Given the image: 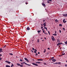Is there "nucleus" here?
<instances>
[{
	"label": "nucleus",
	"instance_id": "4",
	"mask_svg": "<svg viewBox=\"0 0 67 67\" xmlns=\"http://www.w3.org/2000/svg\"><path fill=\"white\" fill-rule=\"evenodd\" d=\"M47 23L46 22H44L43 24V25H44V27H45L46 26V24H47Z\"/></svg>",
	"mask_w": 67,
	"mask_h": 67
},
{
	"label": "nucleus",
	"instance_id": "23",
	"mask_svg": "<svg viewBox=\"0 0 67 67\" xmlns=\"http://www.w3.org/2000/svg\"><path fill=\"white\" fill-rule=\"evenodd\" d=\"M46 21V19H44L43 20V22H44L45 21Z\"/></svg>",
	"mask_w": 67,
	"mask_h": 67
},
{
	"label": "nucleus",
	"instance_id": "20",
	"mask_svg": "<svg viewBox=\"0 0 67 67\" xmlns=\"http://www.w3.org/2000/svg\"><path fill=\"white\" fill-rule=\"evenodd\" d=\"M65 19H64L63 20V23H65Z\"/></svg>",
	"mask_w": 67,
	"mask_h": 67
},
{
	"label": "nucleus",
	"instance_id": "49",
	"mask_svg": "<svg viewBox=\"0 0 67 67\" xmlns=\"http://www.w3.org/2000/svg\"><path fill=\"white\" fill-rule=\"evenodd\" d=\"M51 58L53 59H54V57H52Z\"/></svg>",
	"mask_w": 67,
	"mask_h": 67
},
{
	"label": "nucleus",
	"instance_id": "26",
	"mask_svg": "<svg viewBox=\"0 0 67 67\" xmlns=\"http://www.w3.org/2000/svg\"><path fill=\"white\" fill-rule=\"evenodd\" d=\"M37 42L38 43H39L40 42V40H39V39L37 40Z\"/></svg>",
	"mask_w": 67,
	"mask_h": 67
},
{
	"label": "nucleus",
	"instance_id": "22",
	"mask_svg": "<svg viewBox=\"0 0 67 67\" xmlns=\"http://www.w3.org/2000/svg\"><path fill=\"white\" fill-rule=\"evenodd\" d=\"M59 26H62V25L61 24H59Z\"/></svg>",
	"mask_w": 67,
	"mask_h": 67
},
{
	"label": "nucleus",
	"instance_id": "56",
	"mask_svg": "<svg viewBox=\"0 0 67 67\" xmlns=\"http://www.w3.org/2000/svg\"><path fill=\"white\" fill-rule=\"evenodd\" d=\"M63 48L64 49H65V48L64 47H63Z\"/></svg>",
	"mask_w": 67,
	"mask_h": 67
},
{
	"label": "nucleus",
	"instance_id": "44",
	"mask_svg": "<svg viewBox=\"0 0 67 67\" xmlns=\"http://www.w3.org/2000/svg\"><path fill=\"white\" fill-rule=\"evenodd\" d=\"M43 33H45V31H44V30L43 31Z\"/></svg>",
	"mask_w": 67,
	"mask_h": 67
},
{
	"label": "nucleus",
	"instance_id": "43",
	"mask_svg": "<svg viewBox=\"0 0 67 67\" xmlns=\"http://www.w3.org/2000/svg\"><path fill=\"white\" fill-rule=\"evenodd\" d=\"M36 56H37V53H36Z\"/></svg>",
	"mask_w": 67,
	"mask_h": 67
},
{
	"label": "nucleus",
	"instance_id": "27",
	"mask_svg": "<svg viewBox=\"0 0 67 67\" xmlns=\"http://www.w3.org/2000/svg\"><path fill=\"white\" fill-rule=\"evenodd\" d=\"M64 43L65 44H67V41H66V42H65Z\"/></svg>",
	"mask_w": 67,
	"mask_h": 67
},
{
	"label": "nucleus",
	"instance_id": "38",
	"mask_svg": "<svg viewBox=\"0 0 67 67\" xmlns=\"http://www.w3.org/2000/svg\"><path fill=\"white\" fill-rule=\"evenodd\" d=\"M32 49L33 51H34V48H32Z\"/></svg>",
	"mask_w": 67,
	"mask_h": 67
},
{
	"label": "nucleus",
	"instance_id": "40",
	"mask_svg": "<svg viewBox=\"0 0 67 67\" xmlns=\"http://www.w3.org/2000/svg\"><path fill=\"white\" fill-rule=\"evenodd\" d=\"M61 63L60 62L58 63V64H60Z\"/></svg>",
	"mask_w": 67,
	"mask_h": 67
},
{
	"label": "nucleus",
	"instance_id": "25",
	"mask_svg": "<svg viewBox=\"0 0 67 67\" xmlns=\"http://www.w3.org/2000/svg\"><path fill=\"white\" fill-rule=\"evenodd\" d=\"M44 29H46V30H47V27H44Z\"/></svg>",
	"mask_w": 67,
	"mask_h": 67
},
{
	"label": "nucleus",
	"instance_id": "10",
	"mask_svg": "<svg viewBox=\"0 0 67 67\" xmlns=\"http://www.w3.org/2000/svg\"><path fill=\"white\" fill-rule=\"evenodd\" d=\"M42 5H43V6L44 7H45L46 6V5H45V4L43 3H42Z\"/></svg>",
	"mask_w": 67,
	"mask_h": 67
},
{
	"label": "nucleus",
	"instance_id": "61",
	"mask_svg": "<svg viewBox=\"0 0 67 67\" xmlns=\"http://www.w3.org/2000/svg\"><path fill=\"white\" fill-rule=\"evenodd\" d=\"M44 29H42V31H43Z\"/></svg>",
	"mask_w": 67,
	"mask_h": 67
},
{
	"label": "nucleus",
	"instance_id": "63",
	"mask_svg": "<svg viewBox=\"0 0 67 67\" xmlns=\"http://www.w3.org/2000/svg\"><path fill=\"white\" fill-rule=\"evenodd\" d=\"M45 40H46V37L44 38Z\"/></svg>",
	"mask_w": 67,
	"mask_h": 67
},
{
	"label": "nucleus",
	"instance_id": "57",
	"mask_svg": "<svg viewBox=\"0 0 67 67\" xmlns=\"http://www.w3.org/2000/svg\"><path fill=\"white\" fill-rule=\"evenodd\" d=\"M59 44H60V45H61V43H59Z\"/></svg>",
	"mask_w": 67,
	"mask_h": 67
},
{
	"label": "nucleus",
	"instance_id": "58",
	"mask_svg": "<svg viewBox=\"0 0 67 67\" xmlns=\"http://www.w3.org/2000/svg\"><path fill=\"white\" fill-rule=\"evenodd\" d=\"M41 25L42 26H43V24H41Z\"/></svg>",
	"mask_w": 67,
	"mask_h": 67
},
{
	"label": "nucleus",
	"instance_id": "30",
	"mask_svg": "<svg viewBox=\"0 0 67 67\" xmlns=\"http://www.w3.org/2000/svg\"><path fill=\"white\" fill-rule=\"evenodd\" d=\"M59 45H60L59 43H58L57 44V46H59Z\"/></svg>",
	"mask_w": 67,
	"mask_h": 67
},
{
	"label": "nucleus",
	"instance_id": "39",
	"mask_svg": "<svg viewBox=\"0 0 67 67\" xmlns=\"http://www.w3.org/2000/svg\"><path fill=\"white\" fill-rule=\"evenodd\" d=\"M52 59L51 58L49 59V60H52Z\"/></svg>",
	"mask_w": 67,
	"mask_h": 67
},
{
	"label": "nucleus",
	"instance_id": "35",
	"mask_svg": "<svg viewBox=\"0 0 67 67\" xmlns=\"http://www.w3.org/2000/svg\"><path fill=\"white\" fill-rule=\"evenodd\" d=\"M48 33H49V35H50V32H49V31H48Z\"/></svg>",
	"mask_w": 67,
	"mask_h": 67
},
{
	"label": "nucleus",
	"instance_id": "2",
	"mask_svg": "<svg viewBox=\"0 0 67 67\" xmlns=\"http://www.w3.org/2000/svg\"><path fill=\"white\" fill-rule=\"evenodd\" d=\"M32 65H34V66H38V64H36L34 63H32Z\"/></svg>",
	"mask_w": 67,
	"mask_h": 67
},
{
	"label": "nucleus",
	"instance_id": "17",
	"mask_svg": "<svg viewBox=\"0 0 67 67\" xmlns=\"http://www.w3.org/2000/svg\"><path fill=\"white\" fill-rule=\"evenodd\" d=\"M6 67H10V66L9 65H6Z\"/></svg>",
	"mask_w": 67,
	"mask_h": 67
},
{
	"label": "nucleus",
	"instance_id": "36",
	"mask_svg": "<svg viewBox=\"0 0 67 67\" xmlns=\"http://www.w3.org/2000/svg\"><path fill=\"white\" fill-rule=\"evenodd\" d=\"M63 30H64V31H65V28H63Z\"/></svg>",
	"mask_w": 67,
	"mask_h": 67
},
{
	"label": "nucleus",
	"instance_id": "64",
	"mask_svg": "<svg viewBox=\"0 0 67 67\" xmlns=\"http://www.w3.org/2000/svg\"><path fill=\"white\" fill-rule=\"evenodd\" d=\"M0 56H2V54H0Z\"/></svg>",
	"mask_w": 67,
	"mask_h": 67
},
{
	"label": "nucleus",
	"instance_id": "18",
	"mask_svg": "<svg viewBox=\"0 0 67 67\" xmlns=\"http://www.w3.org/2000/svg\"><path fill=\"white\" fill-rule=\"evenodd\" d=\"M14 67V65H13V64H12V65H11V67Z\"/></svg>",
	"mask_w": 67,
	"mask_h": 67
},
{
	"label": "nucleus",
	"instance_id": "3",
	"mask_svg": "<svg viewBox=\"0 0 67 67\" xmlns=\"http://www.w3.org/2000/svg\"><path fill=\"white\" fill-rule=\"evenodd\" d=\"M24 59L25 60H26V61H27V62L28 63H29V60H28V59H27V58H24Z\"/></svg>",
	"mask_w": 67,
	"mask_h": 67
},
{
	"label": "nucleus",
	"instance_id": "9",
	"mask_svg": "<svg viewBox=\"0 0 67 67\" xmlns=\"http://www.w3.org/2000/svg\"><path fill=\"white\" fill-rule=\"evenodd\" d=\"M27 30H30V27H29L28 26L27 28Z\"/></svg>",
	"mask_w": 67,
	"mask_h": 67
},
{
	"label": "nucleus",
	"instance_id": "24",
	"mask_svg": "<svg viewBox=\"0 0 67 67\" xmlns=\"http://www.w3.org/2000/svg\"><path fill=\"white\" fill-rule=\"evenodd\" d=\"M53 64H58V63L56 62L55 63H54Z\"/></svg>",
	"mask_w": 67,
	"mask_h": 67
},
{
	"label": "nucleus",
	"instance_id": "55",
	"mask_svg": "<svg viewBox=\"0 0 67 67\" xmlns=\"http://www.w3.org/2000/svg\"><path fill=\"white\" fill-rule=\"evenodd\" d=\"M40 52H38V54H40Z\"/></svg>",
	"mask_w": 67,
	"mask_h": 67
},
{
	"label": "nucleus",
	"instance_id": "52",
	"mask_svg": "<svg viewBox=\"0 0 67 67\" xmlns=\"http://www.w3.org/2000/svg\"><path fill=\"white\" fill-rule=\"evenodd\" d=\"M65 66H66V67H67V64H65Z\"/></svg>",
	"mask_w": 67,
	"mask_h": 67
},
{
	"label": "nucleus",
	"instance_id": "21",
	"mask_svg": "<svg viewBox=\"0 0 67 67\" xmlns=\"http://www.w3.org/2000/svg\"><path fill=\"white\" fill-rule=\"evenodd\" d=\"M46 52V49H44V51H43V53H45Z\"/></svg>",
	"mask_w": 67,
	"mask_h": 67
},
{
	"label": "nucleus",
	"instance_id": "34",
	"mask_svg": "<svg viewBox=\"0 0 67 67\" xmlns=\"http://www.w3.org/2000/svg\"><path fill=\"white\" fill-rule=\"evenodd\" d=\"M6 47V45H5L3 47V48H4V47Z\"/></svg>",
	"mask_w": 67,
	"mask_h": 67
},
{
	"label": "nucleus",
	"instance_id": "6",
	"mask_svg": "<svg viewBox=\"0 0 67 67\" xmlns=\"http://www.w3.org/2000/svg\"><path fill=\"white\" fill-rule=\"evenodd\" d=\"M5 62L6 63H8V64H10V63H11V62H9V61H5Z\"/></svg>",
	"mask_w": 67,
	"mask_h": 67
},
{
	"label": "nucleus",
	"instance_id": "11",
	"mask_svg": "<svg viewBox=\"0 0 67 67\" xmlns=\"http://www.w3.org/2000/svg\"><path fill=\"white\" fill-rule=\"evenodd\" d=\"M34 37H32V39H31V40L32 41H34Z\"/></svg>",
	"mask_w": 67,
	"mask_h": 67
},
{
	"label": "nucleus",
	"instance_id": "60",
	"mask_svg": "<svg viewBox=\"0 0 67 67\" xmlns=\"http://www.w3.org/2000/svg\"><path fill=\"white\" fill-rule=\"evenodd\" d=\"M47 49H49V48H47Z\"/></svg>",
	"mask_w": 67,
	"mask_h": 67
},
{
	"label": "nucleus",
	"instance_id": "42",
	"mask_svg": "<svg viewBox=\"0 0 67 67\" xmlns=\"http://www.w3.org/2000/svg\"><path fill=\"white\" fill-rule=\"evenodd\" d=\"M51 37H52V38H54V36H52Z\"/></svg>",
	"mask_w": 67,
	"mask_h": 67
},
{
	"label": "nucleus",
	"instance_id": "45",
	"mask_svg": "<svg viewBox=\"0 0 67 67\" xmlns=\"http://www.w3.org/2000/svg\"><path fill=\"white\" fill-rule=\"evenodd\" d=\"M34 52L35 53H36V51H34Z\"/></svg>",
	"mask_w": 67,
	"mask_h": 67
},
{
	"label": "nucleus",
	"instance_id": "32",
	"mask_svg": "<svg viewBox=\"0 0 67 67\" xmlns=\"http://www.w3.org/2000/svg\"><path fill=\"white\" fill-rule=\"evenodd\" d=\"M65 53H64V54L63 53V54L62 55V56H63V55H65Z\"/></svg>",
	"mask_w": 67,
	"mask_h": 67
},
{
	"label": "nucleus",
	"instance_id": "14",
	"mask_svg": "<svg viewBox=\"0 0 67 67\" xmlns=\"http://www.w3.org/2000/svg\"><path fill=\"white\" fill-rule=\"evenodd\" d=\"M25 63H26L25 62H22L21 63V65H23V64H25Z\"/></svg>",
	"mask_w": 67,
	"mask_h": 67
},
{
	"label": "nucleus",
	"instance_id": "7",
	"mask_svg": "<svg viewBox=\"0 0 67 67\" xmlns=\"http://www.w3.org/2000/svg\"><path fill=\"white\" fill-rule=\"evenodd\" d=\"M52 61L53 62H56V59H53L52 60Z\"/></svg>",
	"mask_w": 67,
	"mask_h": 67
},
{
	"label": "nucleus",
	"instance_id": "51",
	"mask_svg": "<svg viewBox=\"0 0 67 67\" xmlns=\"http://www.w3.org/2000/svg\"><path fill=\"white\" fill-rule=\"evenodd\" d=\"M59 31L60 32V33H61V31L60 30H59Z\"/></svg>",
	"mask_w": 67,
	"mask_h": 67
},
{
	"label": "nucleus",
	"instance_id": "28",
	"mask_svg": "<svg viewBox=\"0 0 67 67\" xmlns=\"http://www.w3.org/2000/svg\"><path fill=\"white\" fill-rule=\"evenodd\" d=\"M9 55H13V54L10 53H9Z\"/></svg>",
	"mask_w": 67,
	"mask_h": 67
},
{
	"label": "nucleus",
	"instance_id": "41",
	"mask_svg": "<svg viewBox=\"0 0 67 67\" xmlns=\"http://www.w3.org/2000/svg\"><path fill=\"white\" fill-rule=\"evenodd\" d=\"M34 50L36 52H37V50H36V49H34Z\"/></svg>",
	"mask_w": 67,
	"mask_h": 67
},
{
	"label": "nucleus",
	"instance_id": "47",
	"mask_svg": "<svg viewBox=\"0 0 67 67\" xmlns=\"http://www.w3.org/2000/svg\"><path fill=\"white\" fill-rule=\"evenodd\" d=\"M36 64H38V62H36Z\"/></svg>",
	"mask_w": 67,
	"mask_h": 67
},
{
	"label": "nucleus",
	"instance_id": "46",
	"mask_svg": "<svg viewBox=\"0 0 67 67\" xmlns=\"http://www.w3.org/2000/svg\"><path fill=\"white\" fill-rule=\"evenodd\" d=\"M41 63V62H38V64H40Z\"/></svg>",
	"mask_w": 67,
	"mask_h": 67
},
{
	"label": "nucleus",
	"instance_id": "8",
	"mask_svg": "<svg viewBox=\"0 0 67 67\" xmlns=\"http://www.w3.org/2000/svg\"><path fill=\"white\" fill-rule=\"evenodd\" d=\"M55 21L56 23H57H57H58V22H59L58 20H57V19H56L55 20Z\"/></svg>",
	"mask_w": 67,
	"mask_h": 67
},
{
	"label": "nucleus",
	"instance_id": "62",
	"mask_svg": "<svg viewBox=\"0 0 67 67\" xmlns=\"http://www.w3.org/2000/svg\"><path fill=\"white\" fill-rule=\"evenodd\" d=\"M43 26L41 27V29H43Z\"/></svg>",
	"mask_w": 67,
	"mask_h": 67
},
{
	"label": "nucleus",
	"instance_id": "31",
	"mask_svg": "<svg viewBox=\"0 0 67 67\" xmlns=\"http://www.w3.org/2000/svg\"><path fill=\"white\" fill-rule=\"evenodd\" d=\"M54 35L55 36H56V35H57V34H56L55 33L54 34Z\"/></svg>",
	"mask_w": 67,
	"mask_h": 67
},
{
	"label": "nucleus",
	"instance_id": "5",
	"mask_svg": "<svg viewBox=\"0 0 67 67\" xmlns=\"http://www.w3.org/2000/svg\"><path fill=\"white\" fill-rule=\"evenodd\" d=\"M63 16H65V17H66L67 16V14H64L63 15Z\"/></svg>",
	"mask_w": 67,
	"mask_h": 67
},
{
	"label": "nucleus",
	"instance_id": "1",
	"mask_svg": "<svg viewBox=\"0 0 67 67\" xmlns=\"http://www.w3.org/2000/svg\"><path fill=\"white\" fill-rule=\"evenodd\" d=\"M17 65L18 66H20V67H23V65H21L19 63H17Z\"/></svg>",
	"mask_w": 67,
	"mask_h": 67
},
{
	"label": "nucleus",
	"instance_id": "59",
	"mask_svg": "<svg viewBox=\"0 0 67 67\" xmlns=\"http://www.w3.org/2000/svg\"><path fill=\"white\" fill-rule=\"evenodd\" d=\"M1 57H0V60H1Z\"/></svg>",
	"mask_w": 67,
	"mask_h": 67
},
{
	"label": "nucleus",
	"instance_id": "13",
	"mask_svg": "<svg viewBox=\"0 0 67 67\" xmlns=\"http://www.w3.org/2000/svg\"><path fill=\"white\" fill-rule=\"evenodd\" d=\"M25 65H27L28 66H31L30 64H28L26 63H25Z\"/></svg>",
	"mask_w": 67,
	"mask_h": 67
},
{
	"label": "nucleus",
	"instance_id": "16",
	"mask_svg": "<svg viewBox=\"0 0 67 67\" xmlns=\"http://www.w3.org/2000/svg\"><path fill=\"white\" fill-rule=\"evenodd\" d=\"M57 42H58L59 43L60 42V41H59V38L57 40Z\"/></svg>",
	"mask_w": 67,
	"mask_h": 67
},
{
	"label": "nucleus",
	"instance_id": "19",
	"mask_svg": "<svg viewBox=\"0 0 67 67\" xmlns=\"http://www.w3.org/2000/svg\"><path fill=\"white\" fill-rule=\"evenodd\" d=\"M51 39H52V40H53V41H55V38H51Z\"/></svg>",
	"mask_w": 67,
	"mask_h": 67
},
{
	"label": "nucleus",
	"instance_id": "53",
	"mask_svg": "<svg viewBox=\"0 0 67 67\" xmlns=\"http://www.w3.org/2000/svg\"><path fill=\"white\" fill-rule=\"evenodd\" d=\"M62 56V55H59V57H60V56Z\"/></svg>",
	"mask_w": 67,
	"mask_h": 67
},
{
	"label": "nucleus",
	"instance_id": "29",
	"mask_svg": "<svg viewBox=\"0 0 67 67\" xmlns=\"http://www.w3.org/2000/svg\"><path fill=\"white\" fill-rule=\"evenodd\" d=\"M37 32H38V33H40L41 32L39 30Z\"/></svg>",
	"mask_w": 67,
	"mask_h": 67
},
{
	"label": "nucleus",
	"instance_id": "48",
	"mask_svg": "<svg viewBox=\"0 0 67 67\" xmlns=\"http://www.w3.org/2000/svg\"><path fill=\"white\" fill-rule=\"evenodd\" d=\"M31 51L32 52V53H34V51H33L32 50H31Z\"/></svg>",
	"mask_w": 67,
	"mask_h": 67
},
{
	"label": "nucleus",
	"instance_id": "33",
	"mask_svg": "<svg viewBox=\"0 0 67 67\" xmlns=\"http://www.w3.org/2000/svg\"><path fill=\"white\" fill-rule=\"evenodd\" d=\"M47 3H49V1H47Z\"/></svg>",
	"mask_w": 67,
	"mask_h": 67
},
{
	"label": "nucleus",
	"instance_id": "12",
	"mask_svg": "<svg viewBox=\"0 0 67 67\" xmlns=\"http://www.w3.org/2000/svg\"><path fill=\"white\" fill-rule=\"evenodd\" d=\"M0 52H3V51H2V48H0Z\"/></svg>",
	"mask_w": 67,
	"mask_h": 67
},
{
	"label": "nucleus",
	"instance_id": "54",
	"mask_svg": "<svg viewBox=\"0 0 67 67\" xmlns=\"http://www.w3.org/2000/svg\"><path fill=\"white\" fill-rule=\"evenodd\" d=\"M44 65H46V64L45 63H44Z\"/></svg>",
	"mask_w": 67,
	"mask_h": 67
},
{
	"label": "nucleus",
	"instance_id": "37",
	"mask_svg": "<svg viewBox=\"0 0 67 67\" xmlns=\"http://www.w3.org/2000/svg\"><path fill=\"white\" fill-rule=\"evenodd\" d=\"M20 62H22V61H23V60L21 59L20 60Z\"/></svg>",
	"mask_w": 67,
	"mask_h": 67
},
{
	"label": "nucleus",
	"instance_id": "50",
	"mask_svg": "<svg viewBox=\"0 0 67 67\" xmlns=\"http://www.w3.org/2000/svg\"><path fill=\"white\" fill-rule=\"evenodd\" d=\"M61 44H62V45H63V44H64V43H62V42H61Z\"/></svg>",
	"mask_w": 67,
	"mask_h": 67
},
{
	"label": "nucleus",
	"instance_id": "15",
	"mask_svg": "<svg viewBox=\"0 0 67 67\" xmlns=\"http://www.w3.org/2000/svg\"><path fill=\"white\" fill-rule=\"evenodd\" d=\"M37 60H41V61H43V60L42 59H38Z\"/></svg>",
	"mask_w": 67,
	"mask_h": 67
}]
</instances>
